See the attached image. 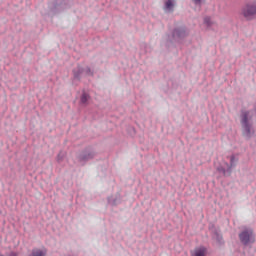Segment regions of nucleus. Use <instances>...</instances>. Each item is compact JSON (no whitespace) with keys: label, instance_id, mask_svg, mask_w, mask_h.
<instances>
[{"label":"nucleus","instance_id":"nucleus-1","mask_svg":"<svg viewBox=\"0 0 256 256\" xmlns=\"http://www.w3.org/2000/svg\"><path fill=\"white\" fill-rule=\"evenodd\" d=\"M240 124L242 127V137L249 141L251 137L255 135V129L253 128V117L251 112L247 110H241Z\"/></svg>","mask_w":256,"mask_h":256},{"label":"nucleus","instance_id":"nucleus-2","mask_svg":"<svg viewBox=\"0 0 256 256\" xmlns=\"http://www.w3.org/2000/svg\"><path fill=\"white\" fill-rule=\"evenodd\" d=\"M97 157V152L91 146L82 149L76 156V159L80 165L85 166L89 161H93Z\"/></svg>","mask_w":256,"mask_h":256},{"label":"nucleus","instance_id":"nucleus-3","mask_svg":"<svg viewBox=\"0 0 256 256\" xmlns=\"http://www.w3.org/2000/svg\"><path fill=\"white\" fill-rule=\"evenodd\" d=\"M239 241L244 247H249L255 243V232L253 228L243 227L238 234Z\"/></svg>","mask_w":256,"mask_h":256},{"label":"nucleus","instance_id":"nucleus-4","mask_svg":"<svg viewBox=\"0 0 256 256\" xmlns=\"http://www.w3.org/2000/svg\"><path fill=\"white\" fill-rule=\"evenodd\" d=\"M187 37H189V29H187V26H178L172 31V38L178 43Z\"/></svg>","mask_w":256,"mask_h":256},{"label":"nucleus","instance_id":"nucleus-5","mask_svg":"<svg viewBox=\"0 0 256 256\" xmlns=\"http://www.w3.org/2000/svg\"><path fill=\"white\" fill-rule=\"evenodd\" d=\"M242 15L246 21H253L256 17V3H248L242 8Z\"/></svg>","mask_w":256,"mask_h":256},{"label":"nucleus","instance_id":"nucleus-6","mask_svg":"<svg viewBox=\"0 0 256 256\" xmlns=\"http://www.w3.org/2000/svg\"><path fill=\"white\" fill-rule=\"evenodd\" d=\"M84 72H85V68H83L81 65H77V67L73 68V70H72L73 83H75V81H81V77Z\"/></svg>","mask_w":256,"mask_h":256},{"label":"nucleus","instance_id":"nucleus-7","mask_svg":"<svg viewBox=\"0 0 256 256\" xmlns=\"http://www.w3.org/2000/svg\"><path fill=\"white\" fill-rule=\"evenodd\" d=\"M163 9L166 13H173L175 11V0H166Z\"/></svg>","mask_w":256,"mask_h":256},{"label":"nucleus","instance_id":"nucleus-8","mask_svg":"<svg viewBox=\"0 0 256 256\" xmlns=\"http://www.w3.org/2000/svg\"><path fill=\"white\" fill-rule=\"evenodd\" d=\"M216 171H218V173L224 177H230L233 170H231V167H227V169H225V167L220 165L216 168Z\"/></svg>","mask_w":256,"mask_h":256},{"label":"nucleus","instance_id":"nucleus-9","mask_svg":"<svg viewBox=\"0 0 256 256\" xmlns=\"http://www.w3.org/2000/svg\"><path fill=\"white\" fill-rule=\"evenodd\" d=\"M207 254V248L199 247L195 248L193 252H191V256H205Z\"/></svg>","mask_w":256,"mask_h":256},{"label":"nucleus","instance_id":"nucleus-10","mask_svg":"<svg viewBox=\"0 0 256 256\" xmlns=\"http://www.w3.org/2000/svg\"><path fill=\"white\" fill-rule=\"evenodd\" d=\"M29 256H47V250H41L39 248H34Z\"/></svg>","mask_w":256,"mask_h":256},{"label":"nucleus","instance_id":"nucleus-11","mask_svg":"<svg viewBox=\"0 0 256 256\" xmlns=\"http://www.w3.org/2000/svg\"><path fill=\"white\" fill-rule=\"evenodd\" d=\"M91 99V96L89 93L85 92V90L82 92V95L80 97V103L81 105H87V102Z\"/></svg>","mask_w":256,"mask_h":256},{"label":"nucleus","instance_id":"nucleus-12","mask_svg":"<svg viewBox=\"0 0 256 256\" xmlns=\"http://www.w3.org/2000/svg\"><path fill=\"white\" fill-rule=\"evenodd\" d=\"M108 203L109 205H112V207H116V205H119V197L117 196L108 197Z\"/></svg>","mask_w":256,"mask_h":256},{"label":"nucleus","instance_id":"nucleus-13","mask_svg":"<svg viewBox=\"0 0 256 256\" xmlns=\"http://www.w3.org/2000/svg\"><path fill=\"white\" fill-rule=\"evenodd\" d=\"M66 155V152L60 151L56 157L57 163H63V160L65 159Z\"/></svg>","mask_w":256,"mask_h":256},{"label":"nucleus","instance_id":"nucleus-14","mask_svg":"<svg viewBox=\"0 0 256 256\" xmlns=\"http://www.w3.org/2000/svg\"><path fill=\"white\" fill-rule=\"evenodd\" d=\"M226 167H230V169H233V167H235V155H232L230 157V164L229 163H225Z\"/></svg>","mask_w":256,"mask_h":256},{"label":"nucleus","instance_id":"nucleus-15","mask_svg":"<svg viewBox=\"0 0 256 256\" xmlns=\"http://www.w3.org/2000/svg\"><path fill=\"white\" fill-rule=\"evenodd\" d=\"M216 241L222 245L223 243V236H221L218 232H215Z\"/></svg>","mask_w":256,"mask_h":256},{"label":"nucleus","instance_id":"nucleus-16","mask_svg":"<svg viewBox=\"0 0 256 256\" xmlns=\"http://www.w3.org/2000/svg\"><path fill=\"white\" fill-rule=\"evenodd\" d=\"M204 24L207 25V27H211V25H212L211 17H209V16L205 17Z\"/></svg>","mask_w":256,"mask_h":256},{"label":"nucleus","instance_id":"nucleus-17","mask_svg":"<svg viewBox=\"0 0 256 256\" xmlns=\"http://www.w3.org/2000/svg\"><path fill=\"white\" fill-rule=\"evenodd\" d=\"M86 75H89L90 77H93L94 73L93 70H91V67L87 66L86 69H84Z\"/></svg>","mask_w":256,"mask_h":256},{"label":"nucleus","instance_id":"nucleus-18","mask_svg":"<svg viewBox=\"0 0 256 256\" xmlns=\"http://www.w3.org/2000/svg\"><path fill=\"white\" fill-rule=\"evenodd\" d=\"M192 3H194V5H201L202 0H192Z\"/></svg>","mask_w":256,"mask_h":256},{"label":"nucleus","instance_id":"nucleus-19","mask_svg":"<svg viewBox=\"0 0 256 256\" xmlns=\"http://www.w3.org/2000/svg\"><path fill=\"white\" fill-rule=\"evenodd\" d=\"M9 256H17V253L11 252V253L9 254Z\"/></svg>","mask_w":256,"mask_h":256},{"label":"nucleus","instance_id":"nucleus-20","mask_svg":"<svg viewBox=\"0 0 256 256\" xmlns=\"http://www.w3.org/2000/svg\"><path fill=\"white\" fill-rule=\"evenodd\" d=\"M58 7H59V4L56 3V4H55V9H58Z\"/></svg>","mask_w":256,"mask_h":256},{"label":"nucleus","instance_id":"nucleus-21","mask_svg":"<svg viewBox=\"0 0 256 256\" xmlns=\"http://www.w3.org/2000/svg\"><path fill=\"white\" fill-rule=\"evenodd\" d=\"M132 131H134V132H135V128H132Z\"/></svg>","mask_w":256,"mask_h":256},{"label":"nucleus","instance_id":"nucleus-22","mask_svg":"<svg viewBox=\"0 0 256 256\" xmlns=\"http://www.w3.org/2000/svg\"><path fill=\"white\" fill-rule=\"evenodd\" d=\"M0 256H3V255H0Z\"/></svg>","mask_w":256,"mask_h":256}]
</instances>
